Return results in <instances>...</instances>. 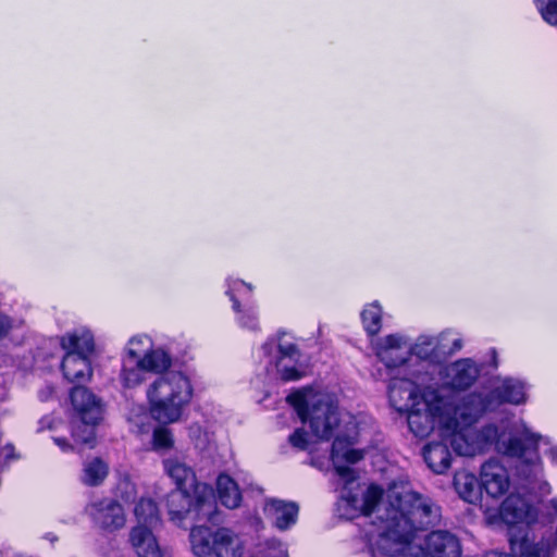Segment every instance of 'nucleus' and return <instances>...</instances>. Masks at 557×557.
Returning a JSON list of instances; mask_svg holds the SVG:
<instances>
[{
	"label": "nucleus",
	"instance_id": "1",
	"mask_svg": "<svg viewBox=\"0 0 557 557\" xmlns=\"http://www.w3.org/2000/svg\"><path fill=\"white\" fill-rule=\"evenodd\" d=\"M382 496L381 487L370 485L361 498L350 496L344 500L360 515L375 513L373 524H377L379 536L371 548L372 557L403 554L416 531L441 521V507L416 492L389 490L384 502Z\"/></svg>",
	"mask_w": 557,
	"mask_h": 557
},
{
	"label": "nucleus",
	"instance_id": "2",
	"mask_svg": "<svg viewBox=\"0 0 557 557\" xmlns=\"http://www.w3.org/2000/svg\"><path fill=\"white\" fill-rule=\"evenodd\" d=\"M286 400L315 437L329 441L334 436L331 451L334 469L346 483L355 481V472L346 463L363 458L361 450L351 447L357 436L356 424L349 421L342 425L337 404L327 394L304 389L289 394Z\"/></svg>",
	"mask_w": 557,
	"mask_h": 557
},
{
	"label": "nucleus",
	"instance_id": "3",
	"mask_svg": "<svg viewBox=\"0 0 557 557\" xmlns=\"http://www.w3.org/2000/svg\"><path fill=\"white\" fill-rule=\"evenodd\" d=\"M139 363L148 372H164L147 389L151 417L162 424L177 422L194 396L189 376L182 371H166L172 359L161 348L145 352Z\"/></svg>",
	"mask_w": 557,
	"mask_h": 557
},
{
	"label": "nucleus",
	"instance_id": "4",
	"mask_svg": "<svg viewBox=\"0 0 557 557\" xmlns=\"http://www.w3.org/2000/svg\"><path fill=\"white\" fill-rule=\"evenodd\" d=\"M474 436L481 446V453L494 444L499 454L518 460L517 474L527 482L524 486L527 492H534L536 484H539V491L542 495L550 492L549 484L540 481L543 469L539 455V443L543 437L541 434L532 432L523 421L520 422L517 434L507 440L499 437L498 429L494 424L474 430Z\"/></svg>",
	"mask_w": 557,
	"mask_h": 557
},
{
	"label": "nucleus",
	"instance_id": "5",
	"mask_svg": "<svg viewBox=\"0 0 557 557\" xmlns=\"http://www.w3.org/2000/svg\"><path fill=\"white\" fill-rule=\"evenodd\" d=\"M166 508L171 521L182 525L190 517L194 521H216V505L213 490L208 484H200L196 490L171 491L166 496Z\"/></svg>",
	"mask_w": 557,
	"mask_h": 557
},
{
	"label": "nucleus",
	"instance_id": "6",
	"mask_svg": "<svg viewBox=\"0 0 557 557\" xmlns=\"http://www.w3.org/2000/svg\"><path fill=\"white\" fill-rule=\"evenodd\" d=\"M422 400L423 409L413 407L406 411L409 430L414 436L421 438L429 436L436 426L441 436L444 432H448L454 422L445 412L446 403L443 400V393L428 387L422 392Z\"/></svg>",
	"mask_w": 557,
	"mask_h": 557
},
{
	"label": "nucleus",
	"instance_id": "7",
	"mask_svg": "<svg viewBox=\"0 0 557 557\" xmlns=\"http://www.w3.org/2000/svg\"><path fill=\"white\" fill-rule=\"evenodd\" d=\"M443 400L446 403L445 412L454 422L448 432L456 431L459 428H470L485 412L493 410L487 395L481 393H470L458 399L443 394Z\"/></svg>",
	"mask_w": 557,
	"mask_h": 557
},
{
	"label": "nucleus",
	"instance_id": "8",
	"mask_svg": "<svg viewBox=\"0 0 557 557\" xmlns=\"http://www.w3.org/2000/svg\"><path fill=\"white\" fill-rule=\"evenodd\" d=\"M190 543L196 556L231 557L233 555L234 537L228 529L213 532L208 527H194L190 531Z\"/></svg>",
	"mask_w": 557,
	"mask_h": 557
},
{
	"label": "nucleus",
	"instance_id": "9",
	"mask_svg": "<svg viewBox=\"0 0 557 557\" xmlns=\"http://www.w3.org/2000/svg\"><path fill=\"white\" fill-rule=\"evenodd\" d=\"M376 355L389 369L406 367L411 361V344L403 336L391 334L380 339Z\"/></svg>",
	"mask_w": 557,
	"mask_h": 557
},
{
	"label": "nucleus",
	"instance_id": "10",
	"mask_svg": "<svg viewBox=\"0 0 557 557\" xmlns=\"http://www.w3.org/2000/svg\"><path fill=\"white\" fill-rule=\"evenodd\" d=\"M86 511L99 528L107 531L121 529L126 521L122 505L111 498H103L89 504Z\"/></svg>",
	"mask_w": 557,
	"mask_h": 557
},
{
	"label": "nucleus",
	"instance_id": "11",
	"mask_svg": "<svg viewBox=\"0 0 557 557\" xmlns=\"http://www.w3.org/2000/svg\"><path fill=\"white\" fill-rule=\"evenodd\" d=\"M71 404L77 418L87 423H99L103 419L104 404L101 398L84 386L72 388Z\"/></svg>",
	"mask_w": 557,
	"mask_h": 557
},
{
	"label": "nucleus",
	"instance_id": "12",
	"mask_svg": "<svg viewBox=\"0 0 557 557\" xmlns=\"http://www.w3.org/2000/svg\"><path fill=\"white\" fill-rule=\"evenodd\" d=\"M421 549L426 557H460L461 555L458 537L445 530L429 533L424 537Z\"/></svg>",
	"mask_w": 557,
	"mask_h": 557
},
{
	"label": "nucleus",
	"instance_id": "13",
	"mask_svg": "<svg viewBox=\"0 0 557 557\" xmlns=\"http://www.w3.org/2000/svg\"><path fill=\"white\" fill-rule=\"evenodd\" d=\"M411 377L398 379L393 377L388 385V397L391 405L399 412L409 411V409L417 407L418 387L414 377L418 373H412Z\"/></svg>",
	"mask_w": 557,
	"mask_h": 557
},
{
	"label": "nucleus",
	"instance_id": "14",
	"mask_svg": "<svg viewBox=\"0 0 557 557\" xmlns=\"http://www.w3.org/2000/svg\"><path fill=\"white\" fill-rule=\"evenodd\" d=\"M481 486L493 498L507 493L510 480L507 469L496 459H491L481 467Z\"/></svg>",
	"mask_w": 557,
	"mask_h": 557
},
{
	"label": "nucleus",
	"instance_id": "15",
	"mask_svg": "<svg viewBox=\"0 0 557 557\" xmlns=\"http://www.w3.org/2000/svg\"><path fill=\"white\" fill-rule=\"evenodd\" d=\"M263 511L274 528L286 531L296 524L299 506L292 500L271 498L265 502Z\"/></svg>",
	"mask_w": 557,
	"mask_h": 557
},
{
	"label": "nucleus",
	"instance_id": "16",
	"mask_svg": "<svg viewBox=\"0 0 557 557\" xmlns=\"http://www.w3.org/2000/svg\"><path fill=\"white\" fill-rule=\"evenodd\" d=\"M141 338H131L126 347V356L123 359V367L120 379L124 387L134 388L145 381V369L141 368V350L135 349V345L140 344Z\"/></svg>",
	"mask_w": 557,
	"mask_h": 557
},
{
	"label": "nucleus",
	"instance_id": "17",
	"mask_svg": "<svg viewBox=\"0 0 557 557\" xmlns=\"http://www.w3.org/2000/svg\"><path fill=\"white\" fill-rule=\"evenodd\" d=\"M253 290L251 284L245 283L240 280H230L227 281V289L226 295L233 302V310L238 313L237 321L242 327L248 329L250 331H257L259 329L258 315L253 309H248L243 311L240 309L239 300L236 295L245 296L250 295Z\"/></svg>",
	"mask_w": 557,
	"mask_h": 557
},
{
	"label": "nucleus",
	"instance_id": "18",
	"mask_svg": "<svg viewBox=\"0 0 557 557\" xmlns=\"http://www.w3.org/2000/svg\"><path fill=\"white\" fill-rule=\"evenodd\" d=\"M280 334L277 343V357L275 360V369L283 381H295L301 377V373L295 368L300 359V351L296 344L283 341Z\"/></svg>",
	"mask_w": 557,
	"mask_h": 557
},
{
	"label": "nucleus",
	"instance_id": "19",
	"mask_svg": "<svg viewBox=\"0 0 557 557\" xmlns=\"http://www.w3.org/2000/svg\"><path fill=\"white\" fill-rule=\"evenodd\" d=\"M486 395L493 410L504 403L520 405L527 400L525 384L518 379L506 377Z\"/></svg>",
	"mask_w": 557,
	"mask_h": 557
},
{
	"label": "nucleus",
	"instance_id": "20",
	"mask_svg": "<svg viewBox=\"0 0 557 557\" xmlns=\"http://www.w3.org/2000/svg\"><path fill=\"white\" fill-rule=\"evenodd\" d=\"M500 515L509 524L532 523L537 518V510L519 494H510L502 504Z\"/></svg>",
	"mask_w": 557,
	"mask_h": 557
},
{
	"label": "nucleus",
	"instance_id": "21",
	"mask_svg": "<svg viewBox=\"0 0 557 557\" xmlns=\"http://www.w3.org/2000/svg\"><path fill=\"white\" fill-rule=\"evenodd\" d=\"M479 374L480 370L472 360H458L447 369L448 385L454 389H467L476 381Z\"/></svg>",
	"mask_w": 557,
	"mask_h": 557
},
{
	"label": "nucleus",
	"instance_id": "22",
	"mask_svg": "<svg viewBox=\"0 0 557 557\" xmlns=\"http://www.w3.org/2000/svg\"><path fill=\"white\" fill-rule=\"evenodd\" d=\"M163 469L178 490L195 491L201 484L197 482L194 469L178 458L163 460Z\"/></svg>",
	"mask_w": 557,
	"mask_h": 557
},
{
	"label": "nucleus",
	"instance_id": "23",
	"mask_svg": "<svg viewBox=\"0 0 557 557\" xmlns=\"http://www.w3.org/2000/svg\"><path fill=\"white\" fill-rule=\"evenodd\" d=\"M443 441H449L450 446L456 454L466 457H472L481 453V446L475 441L474 430L470 428H459L456 431L444 432Z\"/></svg>",
	"mask_w": 557,
	"mask_h": 557
},
{
	"label": "nucleus",
	"instance_id": "24",
	"mask_svg": "<svg viewBox=\"0 0 557 557\" xmlns=\"http://www.w3.org/2000/svg\"><path fill=\"white\" fill-rule=\"evenodd\" d=\"M65 379L72 383H81L91 377L92 370L87 356L77 352H67L61 363Z\"/></svg>",
	"mask_w": 557,
	"mask_h": 557
},
{
	"label": "nucleus",
	"instance_id": "25",
	"mask_svg": "<svg viewBox=\"0 0 557 557\" xmlns=\"http://www.w3.org/2000/svg\"><path fill=\"white\" fill-rule=\"evenodd\" d=\"M131 543L139 557H161V548L152 529L136 525L129 534Z\"/></svg>",
	"mask_w": 557,
	"mask_h": 557
},
{
	"label": "nucleus",
	"instance_id": "26",
	"mask_svg": "<svg viewBox=\"0 0 557 557\" xmlns=\"http://www.w3.org/2000/svg\"><path fill=\"white\" fill-rule=\"evenodd\" d=\"M423 458L428 467L437 474L444 473L449 469L451 454L444 442H432L424 446Z\"/></svg>",
	"mask_w": 557,
	"mask_h": 557
},
{
	"label": "nucleus",
	"instance_id": "27",
	"mask_svg": "<svg viewBox=\"0 0 557 557\" xmlns=\"http://www.w3.org/2000/svg\"><path fill=\"white\" fill-rule=\"evenodd\" d=\"M218 496L223 506L230 509L239 507L242 493L237 483L227 474H220L216 479Z\"/></svg>",
	"mask_w": 557,
	"mask_h": 557
},
{
	"label": "nucleus",
	"instance_id": "28",
	"mask_svg": "<svg viewBox=\"0 0 557 557\" xmlns=\"http://www.w3.org/2000/svg\"><path fill=\"white\" fill-rule=\"evenodd\" d=\"M454 486L463 500L471 504L478 500L480 484L474 474L468 471L456 472L454 476Z\"/></svg>",
	"mask_w": 557,
	"mask_h": 557
},
{
	"label": "nucleus",
	"instance_id": "29",
	"mask_svg": "<svg viewBox=\"0 0 557 557\" xmlns=\"http://www.w3.org/2000/svg\"><path fill=\"white\" fill-rule=\"evenodd\" d=\"M61 346L67 352H77L87 356L94 350V337L89 331L69 333L61 339Z\"/></svg>",
	"mask_w": 557,
	"mask_h": 557
},
{
	"label": "nucleus",
	"instance_id": "30",
	"mask_svg": "<svg viewBox=\"0 0 557 557\" xmlns=\"http://www.w3.org/2000/svg\"><path fill=\"white\" fill-rule=\"evenodd\" d=\"M512 550L519 554V557H548L552 553V546L547 542L534 543L528 536L520 540H511Z\"/></svg>",
	"mask_w": 557,
	"mask_h": 557
},
{
	"label": "nucleus",
	"instance_id": "31",
	"mask_svg": "<svg viewBox=\"0 0 557 557\" xmlns=\"http://www.w3.org/2000/svg\"><path fill=\"white\" fill-rule=\"evenodd\" d=\"M134 513L138 525L153 529L160 522L157 504L151 498H140L135 506Z\"/></svg>",
	"mask_w": 557,
	"mask_h": 557
},
{
	"label": "nucleus",
	"instance_id": "32",
	"mask_svg": "<svg viewBox=\"0 0 557 557\" xmlns=\"http://www.w3.org/2000/svg\"><path fill=\"white\" fill-rule=\"evenodd\" d=\"M108 472V465L102 459L96 457L84 463L82 481L88 486H97L104 481Z\"/></svg>",
	"mask_w": 557,
	"mask_h": 557
},
{
	"label": "nucleus",
	"instance_id": "33",
	"mask_svg": "<svg viewBox=\"0 0 557 557\" xmlns=\"http://www.w3.org/2000/svg\"><path fill=\"white\" fill-rule=\"evenodd\" d=\"M361 320L366 332L371 336L376 335L382 327V309L379 302L368 305L361 312Z\"/></svg>",
	"mask_w": 557,
	"mask_h": 557
},
{
	"label": "nucleus",
	"instance_id": "34",
	"mask_svg": "<svg viewBox=\"0 0 557 557\" xmlns=\"http://www.w3.org/2000/svg\"><path fill=\"white\" fill-rule=\"evenodd\" d=\"M440 338L434 336L422 335L416 344L411 345V356H416L420 360L431 359L438 348Z\"/></svg>",
	"mask_w": 557,
	"mask_h": 557
},
{
	"label": "nucleus",
	"instance_id": "35",
	"mask_svg": "<svg viewBox=\"0 0 557 557\" xmlns=\"http://www.w3.org/2000/svg\"><path fill=\"white\" fill-rule=\"evenodd\" d=\"M98 423H87L78 421L74 424L72 436L77 443L92 446L96 438L95 426Z\"/></svg>",
	"mask_w": 557,
	"mask_h": 557
},
{
	"label": "nucleus",
	"instance_id": "36",
	"mask_svg": "<svg viewBox=\"0 0 557 557\" xmlns=\"http://www.w3.org/2000/svg\"><path fill=\"white\" fill-rule=\"evenodd\" d=\"M535 5L546 23L557 25V0H535Z\"/></svg>",
	"mask_w": 557,
	"mask_h": 557
},
{
	"label": "nucleus",
	"instance_id": "37",
	"mask_svg": "<svg viewBox=\"0 0 557 557\" xmlns=\"http://www.w3.org/2000/svg\"><path fill=\"white\" fill-rule=\"evenodd\" d=\"M153 446L157 449H169L173 446L174 440L172 432L164 426L154 429L152 434Z\"/></svg>",
	"mask_w": 557,
	"mask_h": 557
},
{
	"label": "nucleus",
	"instance_id": "38",
	"mask_svg": "<svg viewBox=\"0 0 557 557\" xmlns=\"http://www.w3.org/2000/svg\"><path fill=\"white\" fill-rule=\"evenodd\" d=\"M290 445L300 450L308 448V435L302 429L295 430L288 437Z\"/></svg>",
	"mask_w": 557,
	"mask_h": 557
},
{
	"label": "nucleus",
	"instance_id": "39",
	"mask_svg": "<svg viewBox=\"0 0 557 557\" xmlns=\"http://www.w3.org/2000/svg\"><path fill=\"white\" fill-rule=\"evenodd\" d=\"M12 327L13 321L0 312V337L5 336Z\"/></svg>",
	"mask_w": 557,
	"mask_h": 557
},
{
	"label": "nucleus",
	"instance_id": "40",
	"mask_svg": "<svg viewBox=\"0 0 557 557\" xmlns=\"http://www.w3.org/2000/svg\"><path fill=\"white\" fill-rule=\"evenodd\" d=\"M270 548L276 549L277 553L275 555L269 554L270 557H288L287 549L284 544L278 541H271Z\"/></svg>",
	"mask_w": 557,
	"mask_h": 557
},
{
	"label": "nucleus",
	"instance_id": "41",
	"mask_svg": "<svg viewBox=\"0 0 557 557\" xmlns=\"http://www.w3.org/2000/svg\"><path fill=\"white\" fill-rule=\"evenodd\" d=\"M53 441L63 451L72 449V446L63 437H53Z\"/></svg>",
	"mask_w": 557,
	"mask_h": 557
},
{
	"label": "nucleus",
	"instance_id": "42",
	"mask_svg": "<svg viewBox=\"0 0 557 557\" xmlns=\"http://www.w3.org/2000/svg\"><path fill=\"white\" fill-rule=\"evenodd\" d=\"M461 347H462V341H461L460 338H456V339H454V342H453V347H450V348L447 350V352H448V354H454V352H456V351L460 350V349H461ZM441 351H442V352H446V350H441Z\"/></svg>",
	"mask_w": 557,
	"mask_h": 557
},
{
	"label": "nucleus",
	"instance_id": "43",
	"mask_svg": "<svg viewBox=\"0 0 557 557\" xmlns=\"http://www.w3.org/2000/svg\"><path fill=\"white\" fill-rule=\"evenodd\" d=\"M273 348H274V342L268 341L262 345L261 350L263 351L264 356L270 357Z\"/></svg>",
	"mask_w": 557,
	"mask_h": 557
},
{
	"label": "nucleus",
	"instance_id": "44",
	"mask_svg": "<svg viewBox=\"0 0 557 557\" xmlns=\"http://www.w3.org/2000/svg\"><path fill=\"white\" fill-rule=\"evenodd\" d=\"M143 342L140 344L135 345V349L141 350V357L145 355V352H149L148 347H145V344H149V338L144 336L140 337Z\"/></svg>",
	"mask_w": 557,
	"mask_h": 557
},
{
	"label": "nucleus",
	"instance_id": "45",
	"mask_svg": "<svg viewBox=\"0 0 557 557\" xmlns=\"http://www.w3.org/2000/svg\"><path fill=\"white\" fill-rule=\"evenodd\" d=\"M550 461L557 465V447H550L547 451Z\"/></svg>",
	"mask_w": 557,
	"mask_h": 557
},
{
	"label": "nucleus",
	"instance_id": "46",
	"mask_svg": "<svg viewBox=\"0 0 557 557\" xmlns=\"http://www.w3.org/2000/svg\"><path fill=\"white\" fill-rule=\"evenodd\" d=\"M484 557H510L509 555L497 553V552H490L485 554Z\"/></svg>",
	"mask_w": 557,
	"mask_h": 557
},
{
	"label": "nucleus",
	"instance_id": "47",
	"mask_svg": "<svg viewBox=\"0 0 557 557\" xmlns=\"http://www.w3.org/2000/svg\"><path fill=\"white\" fill-rule=\"evenodd\" d=\"M549 505L555 510L556 516H557V498L550 499Z\"/></svg>",
	"mask_w": 557,
	"mask_h": 557
},
{
	"label": "nucleus",
	"instance_id": "48",
	"mask_svg": "<svg viewBox=\"0 0 557 557\" xmlns=\"http://www.w3.org/2000/svg\"><path fill=\"white\" fill-rule=\"evenodd\" d=\"M445 335H446V334H445V333H443V334L441 335V339H444Z\"/></svg>",
	"mask_w": 557,
	"mask_h": 557
}]
</instances>
